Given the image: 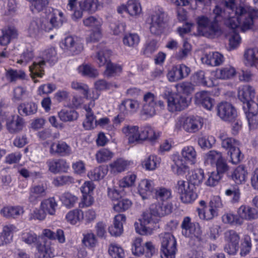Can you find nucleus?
<instances>
[{
  "instance_id": "nucleus-51",
  "label": "nucleus",
  "mask_w": 258,
  "mask_h": 258,
  "mask_svg": "<svg viewBox=\"0 0 258 258\" xmlns=\"http://www.w3.org/2000/svg\"><path fill=\"white\" fill-rule=\"evenodd\" d=\"M126 6L127 12L132 16L139 15L142 11L140 4L136 0H129Z\"/></svg>"
},
{
  "instance_id": "nucleus-14",
  "label": "nucleus",
  "mask_w": 258,
  "mask_h": 258,
  "mask_svg": "<svg viewBox=\"0 0 258 258\" xmlns=\"http://www.w3.org/2000/svg\"><path fill=\"white\" fill-rule=\"evenodd\" d=\"M45 20L40 18H34L29 23L27 33L29 37L34 38H39L45 31Z\"/></svg>"
},
{
  "instance_id": "nucleus-4",
  "label": "nucleus",
  "mask_w": 258,
  "mask_h": 258,
  "mask_svg": "<svg viewBox=\"0 0 258 258\" xmlns=\"http://www.w3.org/2000/svg\"><path fill=\"white\" fill-rule=\"evenodd\" d=\"M181 157L174 156L173 158L174 164L171 168L173 172L178 175H183L188 170L187 164L193 165L197 160V152L195 148L191 146L184 147L181 151Z\"/></svg>"
},
{
  "instance_id": "nucleus-37",
  "label": "nucleus",
  "mask_w": 258,
  "mask_h": 258,
  "mask_svg": "<svg viewBox=\"0 0 258 258\" xmlns=\"http://www.w3.org/2000/svg\"><path fill=\"white\" fill-rule=\"evenodd\" d=\"M42 234L51 240L57 239L61 243L66 240L63 231L61 229H57L55 233L50 229H45L43 230Z\"/></svg>"
},
{
  "instance_id": "nucleus-61",
  "label": "nucleus",
  "mask_w": 258,
  "mask_h": 258,
  "mask_svg": "<svg viewBox=\"0 0 258 258\" xmlns=\"http://www.w3.org/2000/svg\"><path fill=\"white\" fill-rule=\"evenodd\" d=\"M216 142L215 138L212 136H210L208 137H202L198 139V144L202 149H210L211 148Z\"/></svg>"
},
{
  "instance_id": "nucleus-52",
  "label": "nucleus",
  "mask_w": 258,
  "mask_h": 258,
  "mask_svg": "<svg viewBox=\"0 0 258 258\" xmlns=\"http://www.w3.org/2000/svg\"><path fill=\"white\" fill-rule=\"evenodd\" d=\"M79 72L82 75L90 78H95L98 75L96 69L89 64H83L78 68Z\"/></svg>"
},
{
  "instance_id": "nucleus-41",
  "label": "nucleus",
  "mask_w": 258,
  "mask_h": 258,
  "mask_svg": "<svg viewBox=\"0 0 258 258\" xmlns=\"http://www.w3.org/2000/svg\"><path fill=\"white\" fill-rule=\"evenodd\" d=\"M84 108L87 113L86 114V119L83 122V126L88 130L94 128L97 125V120H95V116L91 108L87 106H85Z\"/></svg>"
},
{
  "instance_id": "nucleus-47",
  "label": "nucleus",
  "mask_w": 258,
  "mask_h": 258,
  "mask_svg": "<svg viewBox=\"0 0 258 258\" xmlns=\"http://www.w3.org/2000/svg\"><path fill=\"white\" fill-rule=\"evenodd\" d=\"M49 0H33L31 2L30 9L33 14L42 11L48 5Z\"/></svg>"
},
{
  "instance_id": "nucleus-56",
  "label": "nucleus",
  "mask_w": 258,
  "mask_h": 258,
  "mask_svg": "<svg viewBox=\"0 0 258 258\" xmlns=\"http://www.w3.org/2000/svg\"><path fill=\"white\" fill-rule=\"evenodd\" d=\"M102 23L101 19L94 16H90L83 20V24L85 26L92 28L94 29L101 28Z\"/></svg>"
},
{
  "instance_id": "nucleus-28",
  "label": "nucleus",
  "mask_w": 258,
  "mask_h": 258,
  "mask_svg": "<svg viewBox=\"0 0 258 258\" xmlns=\"http://www.w3.org/2000/svg\"><path fill=\"white\" fill-rule=\"evenodd\" d=\"M37 105L33 102H25L21 103L18 107L19 114L21 115H31L37 111Z\"/></svg>"
},
{
  "instance_id": "nucleus-10",
  "label": "nucleus",
  "mask_w": 258,
  "mask_h": 258,
  "mask_svg": "<svg viewBox=\"0 0 258 258\" xmlns=\"http://www.w3.org/2000/svg\"><path fill=\"white\" fill-rule=\"evenodd\" d=\"M204 124L203 119L200 116H189L180 119L177 123L187 133H194L202 128Z\"/></svg>"
},
{
  "instance_id": "nucleus-8",
  "label": "nucleus",
  "mask_w": 258,
  "mask_h": 258,
  "mask_svg": "<svg viewBox=\"0 0 258 258\" xmlns=\"http://www.w3.org/2000/svg\"><path fill=\"white\" fill-rule=\"evenodd\" d=\"M167 100L168 110L171 112L180 111L186 108L189 104L186 97L180 93H174L169 91L164 93Z\"/></svg>"
},
{
  "instance_id": "nucleus-30",
  "label": "nucleus",
  "mask_w": 258,
  "mask_h": 258,
  "mask_svg": "<svg viewBox=\"0 0 258 258\" xmlns=\"http://www.w3.org/2000/svg\"><path fill=\"white\" fill-rule=\"evenodd\" d=\"M244 63L252 67L258 63V48H249L245 50L244 54Z\"/></svg>"
},
{
  "instance_id": "nucleus-29",
  "label": "nucleus",
  "mask_w": 258,
  "mask_h": 258,
  "mask_svg": "<svg viewBox=\"0 0 258 258\" xmlns=\"http://www.w3.org/2000/svg\"><path fill=\"white\" fill-rule=\"evenodd\" d=\"M139 107V103L138 101L133 99H125L122 101L119 106L120 111L124 114L134 113Z\"/></svg>"
},
{
  "instance_id": "nucleus-64",
  "label": "nucleus",
  "mask_w": 258,
  "mask_h": 258,
  "mask_svg": "<svg viewBox=\"0 0 258 258\" xmlns=\"http://www.w3.org/2000/svg\"><path fill=\"white\" fill-rule=\"evenodd\" d=\"M108 252L114 258H123L124 252L121 247L115 244H111L109 247Z\"/></svg>"
},
{
  "instance_id": "nucleus-59",
  "label": "nucleus",
  "mask_w": 258,
  "mask_h": 258,
  "mask_svg": "<svg viewBox=\"0 0 258 258\" xmlns=\"http://www.w3.org/2000/svg\"><path fill=\"white\" fill-rule=\"evenodd\" d=\"M158 107V105L143 104L141 114L146 118L151 117L156 114Z\"/></svg>"
},
{
  "instance_id": "nucleus-38",
  "label": "nucleus",
  "mask_w": 258,
  "mask_h": 258,
  "mask_svg": "<svg viewBox=\"0 0 258 258\" xmlns=\"http://www.w3.org/2000/svg\"><path fill=\"white\" fill-rule=\"evenodd\" d=\"M236 74L235 69L231 66H227L218 69L216 72V75L218 78L226 80L233 77Z\"/></svg>"
},
{
  "instance_id": "nucleus-50",
  "label": "nucleus",
  "mask_w": 258,
  "mask_h": 258,
  "mask_svg": "<svg viewBox=\"0 0 258 258\" xmlns=\"http://www.w3.org/2000/svg\"><path fill=\"white\" fill-rule=\"evenodd\" d=\"M155 197L158 201L165 202L171 198V192L169 189L158 187L155 189Z\"/></svg>"
},
{
  "instance_id": "nucleus-60",
  "label": "nucleus",
  "mask_w": 258,
  "mask_h": 258,
  "mask_svg": "<svg viewBox=\"0 0 258 258\" xmlns=\"http://www.w3.org/2000/svg\"><path fill=\"white\" fill-rule=\"evenodd\" d=\"M25 77V73L21 70H9L6 73V78L11 82L24 79Z\"/></svg>"
},
{
  "instance_id": "nucleus-48",
  "label": "nucleus",
  "mask_w": 258,
  "mask_h": 258,
  "mask_svg": "<svg viewBox=\"0 0 258 258\" xmlns=\"http://www.w3.org/2000/svg\"><path fill=\"white\" fill-rule=\"evenodd\" d=\"M140 42V37L136 33H128L123 38L124 45L130 47H136Z\"/></svg>"
},
{
  "instance_id": "nucleus-32",
  "label": "nucleus",
  "mask_w": 258,
  "mask_h": 258,
  "mask_svg": "<svg viewBox=\"0 0 258 258\" xmlns=\"http://www.w3.org/2000/svg\"><path fill=\"white\" fill-rule=\"evenodd\" d=\"M94 189V184L92 181L85 182L81 187V190L84 194V204L86 206H90L93 203L92 197L88 196L87 195L92 192Z\"/></svg>"
},
{
  "instance_id": "nucleus-24",
  "label": "nucleus",
  "mask_w": 258,
  "mask_h": 258,
  "mask_svg": "<svg viewBox=\"0 0 258 258\" xmlns=\"http://www.w3.org/2000/svg\"><path fill=\"white\" fill-rule=\"evenodd\" d=\"M201 59L203 63L208 65L217 66L223 62L224 57L222 54L218 52H210L205 53Z\"/></svg>"
},
{
  "instance_id": "nucleus-36",
  "label": "nucleus",
  "mask_w": 258,
  "mask_h": 258,
  "mask_svg": "<svg viewBox=\"0 0 258 258\" xmlns=\"http://www.w3.org/2000/svg\"><path fill=\"white\" fill-rule=\"evenodd\" d=\"M59 199L62 204L69 209L74 207L78 201V198L77 196L69 192H66L62 194Z\"/></svg>"
},
{
  "instance_id": "nucleus-16",
  "label": "nucleus",
  "mask_w": 258,
  "mask_h": 258,
  "mask_svg": "<svg viewBox=\"0 0 258 258\" xmlns=\"http://www.w3.org/2000/svg\"><path fill=\"white\" fill-rule=\"evenodd\" d=\"M47 192V187L46 184L41 183L33 185L30 189L29 202L32 204H36L39 199L44 197Z\"/></svg>"
},
{
  "instance_id": "nucleus-9",
  "label": "nucleus",
  "mask_w": 258,
  "mask_h": 258,
  "mask_svg": "<svg viewBox=\"0 0 258 258\" xmlns=\"http://www.w3.org/2000/svg\"><path fill=\"white\" fill-rule=\"evenodd\" d=\"M160 219L151 211L150 207L149 210L145 212L143 214V219L139 227L138 223H135V229L138 233L141 235L150 234L152 233L153 228L147 227L146 225L156 224Z\"/></svg>"
},
{
  "instance_id": "nucleus-6",
  "label": "nucleus",
  "mask_w": 258,
  "mask_h": 258,
  "mask_svg": "<svg viewBox=\"0 0 258 258\" xmlns=\"http://www.w3.org/2000/svg\"><path fill=\"white\" fill-rule=\"evenodd\" d=\"M150 31L154 35L161 34L165 29L168 21L167 14L161 8L156 9L150 15Z\"/></svg>"
},
{
  "instance_id": "nucleus-3",
  "label": "nucleus",
  "mask_w": 258,
  "mask_h": 258,
  "mask_svg": "<svg viewBox=\"0 0 258 258\" xmlns=\"http://www.w3.org/2000/svg\"><path fill=\"white\" fill-rule=\"evenodd\" d=\"M204 177V171L199 169L191 171L187 178V182L184 180H179L176 188L180 195L183 203H190L197 198V194L194 191L196 186H199L202 182Z\"/></svg>"
},
{
  "instance_id": "nucleus-42",
  "label": "nucleus",
  "mask_w": 258,
  "mask_h": 258,
  "mask_svg": "<svg viewBox=\"0 0 258 258\" xmlns=\"http://www.w3.org/2000/svg\"><path fill=\"white\" fill-rule=\"evenodd\" d=\"M41 205L44 210L51 215L55 214L56 208L57 206V202L54 198H50L42 201Z\"/></svg>"
},
{
  "instance_id": "nucleus-58",
  "label": "nucleus",
  "mask_w": 258,
  "mask_h": 258,
  "mask_svg": "<svg viewBox=\"0 0 258 258\" xmlns=\"http://www.w3.org/2000/svg\"><path fill=\"white\" fill-rule=\"evenodd\" d=\"M132 202L128 199H121L116 204H114L113 209L118 212L125 211L128 210L132 206Z\"/></svg>"
},
{
  "instance_id": "nucleus-54",
  "label": "nucleus",
  "mask_w": 258,
  "mask_h": 258,
  "mask_svg": "<svg viewBox=\"0 0 258 258\" xmlns=\"http://www.w3.org/2000/svg\"><path fill=\"white\" fill-rule=\"evenodd\" d=\"M58 116L62 121H72L78 118V114L75 110H62L58 113Z\"/></svg>"
},
{
  "instance_id": "nucleus-57",
  "label": "nucleus",
  "mask_w": 258,
  "mask_h": 258,
  "mask_svg": "<svg viewBox=\"0 0 258 258\" xmlns=\"http://www.w3.org/2000/svg\"><path fill=\"white\" fill-rule=\"evenodd\" d=\"M43 238V237H38L35 234L30 232L24 233L22 235V239L23 242L29 245L34 243L36 247L38 242L42 241Z\"/></svg>"
},
{
  "instance_id": "nucleus-55",
  "label": "nucleus",
  "mask_w": 258,
  "mask_h": 258,
  "mask_svg": "<svg viewBox=\"0 0 258 258\" xmlns=\"http://www.w3.org/2000/svg\"><path fill=\"white\" fill-rule=\"evenodd\" d=\"M111 54L110 50L104 49L97 53V63L99 67H102L110 61L109 57Z\"/></svg>"
},
{
  "instance_id": "nucleus-26",
  "label": "nucleus",
  "mask_w": 258,
  "mask_h": 258,
  "mask_svg": "<svg viewBox=\"0 0 258 258\" xmlns=\"http://www.w3.org/2000/svg\"><path fill=\"white\" fill-rule=\"evenodd\" d=\"M151 211L159 217L168 215L172 211V205L167 202L152 205L151 206Z\"/></svg>"
},
{
  "instance_id": "nucleus-23",
  "label": "nucleus",
  "mask_w": 258,
  "mask_h": 258,
  "mask_svg": "<svg viewBox=\"0 0 258 258\" xmlns=\"http://www.w3.org/2000/svg\"><path fill=\"white\" fill-rule=\"evenodd\" d=\"M50 242L43 238L42 241H38L36 244L38 258H51L52 256Z\"/></svg>"
},
{
  "instance_id": "nucleus-7",
  "label": "nucleus",
  "mask_w": 258,
  "mask_h": 258,
  "mask_svg": "<svg viewBox=\"0 0 258 258\" xmlns=\"http://www.w3.org/2000/svg\"><path fill=\"white\" fill-rule=\"evenodd\" d=\"M161 258H175L177 251V243L175 237L170 233L160 235Z\"/></svg>"
},
{
  "instance_id": "nucleus-11",
  "label": "nucleus",
  "mask_w": 258,
  "mask_h": 258,
  "mask_svg": "<svg viewBox=\"0 0 258 258\" xmlns=\"http://www.w3.org/2000/svg\"><path fill=\"white\" fill-rule=\"evenodd\" d=\"M217 115L223 121L231 122L237 117L235 107L227 102H222L216 106Z\"/></svg>"
},
{
  "instance_id": "nucleus-27",
  "label": "nucleus",
  "mask_w": 258,
  "mask_h": 258,
  "mask_svg": "<svg viewBox=\"0 0 258 258\" xmlns=\"http://www.w3.org/2000/svg\"><path fill=\"white\" fill-rule=\"evenodd\" d=\"M16 230V227L14 225H7L3 227V230L0 235V245L10 243L13 239V233Z\"/></svg>"
},
{
  "instance_id": "nucleus-40",
  "label": "nucleus",
  "mask_w": 258,
  "mask_h": 258,
  "mask_svg": "<svg viewBox=\"0 0 258 258\" xmlns=\"http://www.w3.org/2000/svg\"><path fill=\"white\" fill-rule=\"evenodd\" d=\"M84 218L83 212L79 209H74L68 212L66 218L68 222L72 225H75Z\"/></svg>"
},
{
  "instance_id": "nucleus-33",
  "label": "nucleus",
  "mask_w": 258,
  "mask_h": 258,
  "mask_svg": "<svg viewBox=\"0 0 258 258\" xmlns=\"http://www.w3.org/2000/svg\"><path fill=\"white\" fill-rule=\"evenodd\" d=\"M247 175V172L245 167L243 165H239L233 171L232 178L236 183L241 184L245 182Z\"/></svg>"
},
{
  "instance_id": "nucleus-49",
  "label": "nucleus",
  "mask_w": 258,
  "mask_h": 258,
  "mask_svg": "<svg viewBox=\"0 0 258 258\" xmlns=\"http://www.w3.org/2000/svg\"><path fill=\"white\" fill-rule=\"evenodd\" d=\"M127 166V162L121 158L117 159L109 164L111 172L114 173H120L124 171Z\"/></svg>"
},
{
  "instance_id": "nucleus-46",
  "label": "nucleus",
  "mask_w": 258,
  "mask_h": 258,
  "mask_svg": "<svg viewBox=\"0 0 258 258\" xmlns=\"http://www.w3.org/2000/svg\"><path fill=\"white\" fill-rule=\"evenodd\" d=\"M144 104L158 105L162 109L164 108V103L161 100H158L156 96L151 92L146 93L143 98Z\"/></svg>"
},
{
  "instance_id": "nucleus-25",
  "label": "nucleus",
  "mask_w": 258,
  "mask_h": 258,
  "mask_svg": "<svg viewBox=\"0 0 258 258\" xmlns=\"http://www.w3.org/2000/svg\"><path fill=\"white\" fill-rule=\"evenodd\" d=\"M154 188L153 182L148 179H143L138 186V192L143 200L147 199Z\"/></svg>"
},
{
  "instance_id": "nucleus-22",
  "label": "nucleus",
  "mask_w": 258,
  "mask_h": 258,
  "mask_svg": "<svg viewBox=\"0 0 258 258\" xmlns=\"http://www.w3.org/2000/svg\"><path fill=\"white\" fill-rule=\"evenodd\" d=\"M123 134L128 137V142L131 144L140 141V131L138 126L126 125L122 128Z\"/></svg>"
},
{
  "instance_id": "nucleus-20",
  "label": "nucleus",
  "mask_w": 258,
  "mask_h": 258,
  "mask_svg": "<svg viewBox=\"0 0 258 258\" xmlns=\"http://www.w3.org/2000/svg\"><path fill=\"white\" fill-rule=\"evenodd\" d=\"M49 170L54 174L66 172L69 166L66 160L61 159H50L46 162Z\"/></svg>"
},
{
  "instance_id": "nucleus-15",
  "label": "nucleus",
  "mask_w": 258,
  "mask_h": 258,
  "mask_svg": "<svg viewBox=\"0 0 258 258\" xmlns=\"http://www.w3.org/2000/svg\"><path fill=\"white\" fill-rule=\"evenodd\" d=\"M190 69L183 64L173 67L168 72L167 77L169 81L175 82L187 77Z\"/></svg>"
},
{
  "instance_id": "nucleus-43",
  "label": "nucleus",
  "mask_w": 258,
  "mask_h": 258,
  "mask_svg": "<svg viewBox=\"0 0 258 258\" xmlns=\"http://www.w3.org/2000/svg\"><path fill=\"white\" fill-rule=\"evenodd\" d=\"M222 158V153L216 150H211L204 156L205 162L212 165H215Z\"/></svg>"
},
{
  "instance_id": "nucleus-53",
  "label": "nucleus",
  "mask_w": 258,
  "mask_h": 258,
  "mask_svg": "<svg viewBox=\"0 0 258 258\" xmlns=\"http://www.w3.org/2000/svg\"><path fill=\"white\" fill-rule=\"evenodd\" d=\"M198 210L200 218L203 220H211L218 215L215 210H214L210 206L206 207L205 209H198Z\"/></svg>"
},
{
  "instance_id": "nucleus-13",
  "label": "nucleus",
  "mask_w": 258,
  "mask_h": 258,
  "mask_svg": "<svg viewBox=\"0 0 258 258\" xmlns=\"http://www.w3.org/2000/svg\"><path fill=\"white\" fill-rule=\"evenodd\" d=\"M79 4L80 10H75L72 16L75 21L82 17L83 11L94 13L100 6L98 0H81Z\"/></svg>"
},
{
  "instance_id": "nucleus-2",
  "label": "nucleus",
  "mask_w": 258,
  "mask_h": 258,
  "mask_svg": "<svg viewBox=\"0 0 258 258\" xmlns=\"http://www.w3.org/2000/svg\"><path fill=\"white\" fill-rule=\"evenodd\" d=\"M254 95V89L250 86L244 85L239 88L238 97L243 102L250 130L255 128L258 124V104L252 100Z\"/></svg>"
},
{
  "instance_id": "nucleus-34",
  "label": "nucleus",
  "mask_w": 258,
  "mask_h": 258,
  "mask_svg": "<svg viewBox=\"0 0 258 258\" xmlns=\"http://www.w3.org/2000/svg\"><path fill=\"white\" fill-rule=\"evenodd\" d=\"M159 136V134H156L154 130L149 126H144L140 131V141H144L148 139L151 141H154Z\"/></svg>"
},
{
  "instance_id": "nucleus-18",
  "label": "nucleus",
  "mask_w": 258,
  "mask_h": 258,
  "mask_svg": "<svg viewBox=\"0 0 258 258\" xmlns=\"http://www.w3.org/2000/svg\"><path fill=\"white\" fill-rule=\"evenodd\" d=\"M237 214L241 220V225L243 220L252 221L258 218V210L253 207L242 205L238 209Z\"/></svg>"
},
{
  "instance_id": "nucleus-63",
  "label": "nucleus",
  "mask_w": 258,
  "mask_h": 258,
  "mask_svg": "<svg viewBox=\"0 0 258 258\" xmlns=\"http://www.w3.org/2000/svg\"><path fill=\"white\" fill-rule=\"evenodd\" d=\"M142 241L140 237L136 238L133 241L132 250L134 255L140 256L144 254L145 248L142 244Z\"/></svg>"
},
{
  "instance_id": "nucleus-31",
  "label": "nucleus",
  "mask_w": 258,
  "mask_h": 258,
  "mask_svg": "<svg viewBox=\"0 0 258 258\" xmlns=\"http://www.w3.org/2000/svg\"><path fill=\"white\" fill-rule=\"evenodd\" d=\"M3 34L0 36V45H6L11 40L16 38L18 36L17 30L14 27H9L2 31Z\"/></svg>"
},
{
  "instance_id": "nucleus-1",
  "label": "nucleus",
  "mask_w": 258,
  "mask_h": 258,
  "mask_svg": "<svg viewBox=\"0 0 258 258\" xmlns=\"http://www.w3.org/2000/svg\"><path fill=\"white\" fill-rule=\"evenodd\" d=\"M224 6L225 7L224 11L219 6H216L213 10V17L210 19L205 16L197 18L198 29L203 35L212 37L220 34L221 30L218 22L223 20L227 27L233 28L241 24L243 29L249 28L252 23L249 15L244 13L241 6L237 7L235 0H225Z\"/></svg>"
},
{
  "instance_id": "nucleus-17",
  "label": "nucleus",
  "mask_w": 258,
  "mask_h": 258,
  "mask_svg": "<svg viewBox=\"0 0 258 258\" xmlns=\"http://www.w3.org/2000/svg\"><path fill=\"white\" fill-rule=\"evenodd\" d=\"M240 6L244 10V11H245L244 13H245L248 14L249 15V17L250 18V19L252 20V23L249 25V28L247 29H244L242 28V26H241V24H238V25H237L236 27L233 28L230 27H228V28L231 29V30H232L231 34L230 35V36L229 37V44L230 47L232 48H236L239 44V43H240V41H241V38H240L239 35L236 32V29L239 27V28L242 31H245L246 30H247L251 28V27L253 25V17L252 14L249 13V12H248L245 8H244L243 7H242L241 6Z\"/></svg>"
},
{
  "instance_id": "nucleus-62",
  "label": "nucleus",
  "mask_w": 258,
  "mask_h": 258,
  "mask_svg": "<svg viewBox=\"0 0 258 258\" xmlns=\"http://www.w3.org/2000/svg\"><path fill=\"white\" fill-rule=\"evenodd\" d=\"M222 221L224 223L233 225H241V220L238 214L227 213L222 216Z\"/></svg>"
},
{
  "instance_id": "nucleus-19",
  "label": "nucleus",
  "mask_w": 258,
  "mask_h": 258,
  "mask_svg": "<svg viewBox=\"0 0 258 258\" xmlns=\"http://www.w3.org/2000/svg\"><path fill=\"white\" fill-rule=\"evenodd\" d=\"M195 103L205 109L210 110L214 104V100L211 97L208 92L202 91L196 94Z\"/></svg>"
},
{
  "instance_id": "nucleus-5",
  "label": "nucleus",
  "mask_w": 258,
  "mask_h": 258,
  "mask_svg": "<svg viewBox=\"0 0 258 258\" xmlns=\"http://www.w3.org/2000/svg\"><path fill=\"white\" fill-rule=\"evenodd\" d=\"M56 60V51L54 48H50L44 51L42 59H37L33 62L29 67V71L34 83L38 82L35 79V77L42 78L44 75V67L45 65V61L51 63Z\"/></svg>"
},
{
  "instance_id": "nucleus-45",
  "label": "nucleus",
  "mask_w": 258,
  "mask_h": 258,
  "mask_svg": "<svg viewBox=\"0 0 258 258\" xmlns=\"http://www.w3.org/2000/svg\"><path fill=\"white\" fill-rule=\"evenodd\" d=\"M107 168L103 166H99L88 172V176L90 179L98 180L103 178L107 173Z\"/></svg>"
},
{
  "instance_id": "nucleus-35",
  "label": "nucleus",
  "mask_w": 258,
  "mask_h": 258,
  "mask_svg": "<svg viewBox=\"0 0 258 258\" xmlns=\"http://www.w3.org/2000/svg\"><path fill=\"white\" fill-rule=\"evenodd\" d=\"M7 128L11 133H17L21 131L24 126V119L17 115L14 117L13 119L8 122L7 124Z\"/></svg>"
},
{
  "instance_id": "nucleus-44",
  "label": "nucleus",
  "mask_w": 258,
  "mask_h": 258,
  "mask_svg": "<svg viewBox=\"0 0 258 258\" xmlns=\"http://www.w3.org/2000/svg\"><path fill=\"white\" fill-rule=\"evenodd\" d=\"M114 153L107 149H102L96 153V159L98 163L106 162L110 160L113 157Z\"/></svg>"
},
{
  "instance_id": "nucleus-21",
  "label": "nucleus",
  "mask_w": 258,
  "mask_h": 258,
  "mask_svg": "<svg viewBox=\"0 0 258 258\" xmlns=\"http://www.w3.org/2000/svg\"><path fill=\"white\" fill-rule=\"evenodd\" d=\"M49 153L54 155L59 154L61 156H68L71 153V149L65 142L58 141L51 144L49 149Z\"/></svg>"
},
{
  "instance_id": "nucleus-12",
  "label": "nucleus",
  "mask_w": 258,
  "mask_h": 258,
  "mask_svg": "<svg viewBox=\"0 0 258 258\" xmlns=\"http://www.w3.org/2000/svg\"><path fill=\"white\" fill-rule=\"evenodd\" d=\"M182 233L187 237H195L200 238L202 235V230L198 223H192L189 217H184L181 224Z\"/></svg>"
},
{
  "instance_id": "nucleus-39",
  "label": "nucleus",
  "mask_w": 258,
  "mask_h": 258,
  "mask_svg": "<svg viewBox=\"0 0 258 258\" xmlns=\"http://www.w3.org/2000/svg\"><path fill=\"white\" fill-rule=\"evenodd\" d=\"M23 212V209L20 207H10L4 208L1 213L6 217L15 218L22 214Z\"/></svg>"
}]
</instances>
